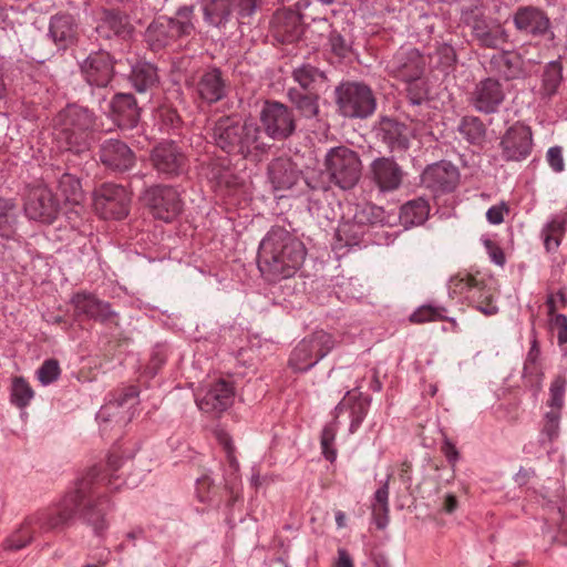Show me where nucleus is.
Returning a JSON list of instances; mask_svg holds the SVG:
<instances>
[{
    "mask_svg": "<svg viewBox=\"0 0 567 567\" xmlns=\"http://www.w3.org/2000/svg\"><path fill=\"white\" fill-rule=\"evenodd\" d=\"M566 216H555L544 226L542 237L547 251H554L559 247L566 230Z\"/></svg>",
    "mask_w": 567,
    "mask_h": 567,
    "instance_id": "obj_44",
    "label": "nucleus"
},
{
    "mask_svg": "<svg viewBox=\"0 0 567 567\" xmlns=\"http://www.w3.org/2000/svg\"><path fill=\"white\" fill-rule=\"evenodd\" d=\"M130 81L137 92H147L158 83L157 69L148 62H137L132 68Z\"/></svg>",
    "mask_w": 567,
    "mask_h": 567,
    "instance_id": "obj_38",
    "label": "nucleus"
},
{
    "mask_svg": "<svg viewBox=\"0 0 567 567\" xmlns=\"http://www.w3.org/2000/svg\"><path fill=\"white\" fill-rule=\"evenodd\" d=\"M100 159L106 167L116 172H126L135 164V154L120 140H107L101 144Z\"/></svg>",
    "mask_w": 567,
    "mask_h": 567,
    "instance_id": "obj_25",
    "label": "nucleus"
},
{
    "mask_svg": "<svg viewBox=\"0 0 567 567\" xmlns=\"http://www.w3.org/2000/svg\"><path fill=\"white\" fill-rule=\"evenodd\" d=\"M336 104L344 117L367 118L374 113L377 99L368 85L343 82L336 87Z\"/></svg>",
    "mask_w": 567,
    "mask_h": 567,
    "instance_id": "obj_6",
    "label": "nucleus"
},
{
    "mask_svg": "<svg viewBox=\"0 0 567 567\" xmlns=\"http://www.w3.org/2000/svg\"><path fill=\"white\" fill-rule=\"evenodd\" d=\"M458 132L471 144H482L485 140L486 127L476 116H464L458 125Z\"/></svg>",
    "mask_w": 567,
    "mask_h": 567,
    "instance_id": "obj_45",
    "label": "nucleus"
},
{
    "mask_svg": "<svg viewBox=\"0 0 567 567\" xmlns=\"http://www.w3.org/2000/svg\"><path fill=\"white\" fill-rule=\"evenodd\" d=\"M145 40L153 51L162 50L176 41L171 34L169 21L166 17L157 18L147 27Z\"/></svg>",
    "mask_w": 567,
    "mask_h": 567,
    "instance_id": "obj_36",
    "label": "nucleus"
},
{
    "mask_svg": "<svg viewBox=\"0 0 567 567\" xmlns=\"http://www.w3.org/2000/svg\"><path fill=\"white\" fill-rule=\"evenodd\" d=\"M95 116L86 107L68 105L53 118V137L62 150L82 153L90 147Z\"/></svg>",
    "mask_w": 567,
    "mask_h": 567,
    "instance_id": "obj_4",
    "label": "nucleus"
},
{
    "mask_svg": "<svg viewBox=\"0 0 567 567\" xmlns=\"http://www.w3.org/2000/svg\"><path fill=\"white\" fill-rule=\"evenodd\" d=\"M560 82H561L560 66L556 63L549 64L543 73V84H542L543 94L546 96L554 95L556 93Z\"/></svg>",
    "mask_w": 567,
    "mask_h": 567,
    "instance_id": "obj_50",
    "label": "nucleus"
},
{
    "mask_svg": "<svg viewBox=\"0 0 567 567\" xmlns=\"http://www.w3.org/2000/svg\"><path fill=\"white\" fill-rule=\"evenodd\" d=\"M504 212H507L505 204L492 206L486 213V218L491 224L498 225L504 220Z\"/></svg>",
    "mask_w": 567,
    "mask_h": 567,
    "instance_id": "obj_64",
    "label": "nucleus"
},
{
    "mask_svg": "<svg viewBox=\"0 0 567 567\" xmlns=\"http://www.w3.org/2000/svg\"><path fill=\"white\" fill-rule=\"evenodd\" d=\"M303 243L282 227L274 226L261 240L257 264L269 281L292 277L305 261Z\"/></svg>",
    "mask_w": 567,
    "mask_h": 567,
    "instance_id": "obj_2",
    "label": "nucleus"
},
{
    "mask_svg": "<svg viewBox=\"0 0 567 567\" xmlns=\"http://www.w3.org/2000/svg\"><path fill=\"white\" fill-rule=\"evenodd\" d=\"M60 375L59 362L54 359H49L38 370V378L44 385L52 383Z\"/></svg>",
    "mask_w": 567,
    "mask_h": 567,
    "instance_id": "obj_55",
    "label": "nucleus"
},
{
    "mask_svg": "<svg viewBox=\"0 0 567 567\" xmlns=\"http://www.w3.org/2000/svg\"><path fill=\"white\" fill-rule=\"evenodd\" d=\"M369 230L348 213L337 228V239L344 246H357Z\"/></svg>",
    "mask_w": 567,
    "mask_h": 567,
    "instance_id": "obj_39",
    "label": "nucleus"
},
{
    "mask_svg": "<svg viewBox=\"0 0 567 567\" xmlns=\"http://www.w3.org/2000/svg\"><path fill=\"white\" fill-rule=\"evenodd\" d=\"M430 206L423 198L408 202L401 207L400 219L405 227L423 224L429 216Z\"/></svg>",
    "mask_w": 567,
    "mask_h": 567,
    "instance_id": "obj_42",
    "label": "nucleus"
},
{
    "mask_svg": "<svg viewBox=\"0 0 567 567\" xmlns=\"http://www.w3.org/2000/svg\"><path fill=\"white\" fill-rule=\"evenodd\" d=\"M204 19L214 27L225 25L235 12L231 0H203Z\"/></svg>",
    "mask_w": 567,
    "mask_h": 567,
    "instance_id": "obj_37",
    "label": "nucleus"
},
{
    "mask_svg": "<svg viewBox=\"0 0 567 567\" xmlns=\"http://www.w3.org/2000/svg\"><path fill=\"white\" fill-rule=\"evenodd\" d=\"M421 181L433 193H450L456 188L460 173L450 162L441 161L427 166L422 173Z\"/></svg>",
    "mask_w": 567,
    "mask_h": 567,
    "instance_id": "obj_16",
    "label": "nucleus"
},
{
    "mask_svg": "<svg viewBox=\"0 0 567 567\" xmlns=\"http://www.w3.org/2000/svg\"><path fill=\"white\" fill-rule=\"evenodd\" d=\"M371 403V398L363 396L362 393L352 394L350 391L347 393V396L338 404L337 410L342 411L344 408L350 409V432H355L358 427L361 425L364 420L369 406Z\"/></svg>",
    "mask_w": 567,
    "mask_h": 567,
    "instance_id": "obj_34",
    "label": "nucleus"
},
{
    "mask_svg": "<svg viewBox=\"0 0 567 567\" xmlns=\"http://www.w3.org/2000/svg\"><path fill=\"white\" fill-rule=\"evenodd\" d=\"M331 51L339 58H346L351 52V43L337 30L329 33Z\"/></svg>",
    "mask_w": 567,
    "mask_h": 567,
    "instance_id": "obj_54",
    "label": "nucleus"
},
{
    "mask_svg": "<svg viewBox=\"0 0 567 567\" xmlns=\"http://www.w3.org/2000/svg\"><path fill=\"white\" fill-rule=\"evenodd\" d=\"M337 427L336 424L330 423L326 425L321 433V449L324 457L333 462L337 456V451L332 447L336 439Z\"/></svg>",
    "mask_w": 567,
    "mask_h": 567,
    "instance_id": "obj_53",
    "label": "nucleus"
},
{
    "mask_svg": "<svg viewBox=\"0 0 567 567\" xmlns=\"http://www.w3.org/2000/svg\"><path fill=\"white\" fill-rule=\"evenodd\" d=\"M377 130L378 136L391 151L401 152L409 148V132L403 123L390 117H382Z\"/></svg>",
    "mask_w": 567,
    "mask_h": 567,
    "instance_id": "obj_30",
    "label": "nucleus"
},
{
    "mask_svg": "<svg viewBox=\"0 0 567 567\" xmlns=\"http://www.w3.org/2000/svg\"><path fill=\"white\" fill-rule=\"evenodd\" d=\"M560 412L558 410L547 411L544 419L543 433L551 441L559 432Z\"/></svg>",
    "mask_w": 567,
    "mask_h": 567,
    "instance_id": "obj_58",
    "label": "nucleus"
},
{
    "mask_svg": "<svg viewBox=\"0 0 567 567\" xmlns=\"http://www.w3.org/2000/svg\"><path fill=\"white\" fill-rule=\"evenodd\" d=\"M239 23H250V19L261 4V0H231Z\"/></svg>",
    "mask_w": 567,
    "mask_h": 567,
    "instance_id": "obj_52",
    "label": "nucleus"
},
{
    "mask_svg": "<svg viewBox=\"0 0 567 567\" xmlns=\"http://www.w3.org/2000/svg\"><path fill=\"white\" fill-rule=\"evenodd\" d=\"M546 161L556 173H561L565 169L563 148L560 146L549 147L546 153Z\"/></svg>",
    "mask_w": 567,
    "mask_h": 567,
    "instance_id": "obj_60",
    "label": "nucleus"
},
{
    "mask_svg": "<svg viewBox=\"0 0 567 567\" xmlns=\"http://www.w3.org/2000/svg\"><path fill=\"white\" fill-rule=\"evenodd\" d=\"M268 178L275 190L293 188L302 178V172L289 156H279L268 164Z\"/></svg>",
    "mask_w": 567,
    "mask_h": 567,
    "instance_id": "obj_22",
    "label": "nucleus"
},
{
    "mask_svg": "<svg viewBox=\"0 0 567 567\" xmlns=\"http://www.w3.org/2000/svg\"><path fill=\"white\" fill-rule=\"evenodd\" d=\"M292 79L302 92H319L327 82L324 72L311 64H302L292 71Z\"/></svg>",
    "mask_w": 567,
    "mask_h": 567,
    "instance_id": "obj_35",
    "label": "nucleus"
},
{
    "mask_svg": "<svg viewBox=\"0 0 567 567\" xmlns=\"http://www.w3.org/2000/svg\"><path fill=\"white\" fill-rule=\"evenodd\" d=\"M334 346L333 336L317 330L298 342L290 353L288 364L296 372H306L330 353Z\"/></svg>",
    "mask_w": 567,
    "mask_h": 567,
    "instance_id": "obj_7",
    "label": "nucleus"
},
{
    "mask_svg": "<svg viewBox=\"0 0 567 567\" xmlns=\"http://www.w3.org/2000/svg\"><path fill=\"white\" fill-rule=\"evenodd\" d=\"M287 96L300 116L310 120L319 114V92H302L297 87H290Z\"/></svg>",
    "mask_w": 567,
    "mask_h": 567,
    "instance_id": "obj_33",
    "label": "nucleus"
},
{
    "mask_svg": "<svg viewBox=\"0 0 567 567\" xmlns=\"http://www.w3.org/2000/svg\"><path fill=\"white\" fill-rule=\"evenodd\" d=\"M524 64L520 54L513 51H502L494 54L489 61L492 71L506 81L524 78L526 74Z\"/></svg>",
    "mask_w": 567,
    "mask_h": 567,
    "instance_id": "obj_32",
    "label": "nucleus"
},
{
    "mask_svg": "<svg viewBox=\"0 0 567 567\" xmlns=\"http://www.w3.org/2000/svg\"><path fill=\"white\" fill-rule=\"evenodd\" d=\"M59 202L45 186L32 188L24 204V212L30 219L52 223L59 213Z\"/></svg>",
    "mask_w": 567,
    "mask_h": 567,
    "instance_id": "obj_14",
    "label": "nucleus"
},
{
    "mask_svg": "<svg viewBox=\"0 0 567 567\" xmlns=\"http://www.w3.org/2000/svg\"><path fill=\"white\" fill-rule=\"evenodd\" d=\"M444 311L445 308L443 307L421 306L411 315L410 321L413 323H425L445 320L446 318L443 316Z\"/></svg>",
    "mask_w": 567,
    "mask_h": 567,
    "instance_id": "obj_51",
    "label": "nucleus"
},
{
    "mask_svg": "<svg viewBox=\"0 0 567 567\" xmlns=\"http://www.w3.org/2000/svg\"><path fill=\"white\" fill-rule=\"evenodd\" d=\"M114 121L121 128H133L140 121V109L131 93H118L111 102Z\"/></svg>",
    "mask_w": 567,
    "mask_h": 567,
    "instance_id": "obj_31",
    "label": "nucleus"
},
{
    "mask_svg": "<svg viewBox=\"0 0 567 567\" xmlns=\"http://www.w3.org/2000/svg\"><path fill=\"white\" fill-rule=\"evenodd\" d=\"M472 22L473 40L481 48L497 50L508 42V33L497 19L484 17L482 20H474Z\"/></svg>",
    "mask_w": 567,
    "mask_h": 567,
    "instance_id": "obj_19",
    "label": "nucleus"
},
{
    "mask_svg": "<svg viewBox=\"0 0 567 567\" xmlns=\"http://www.w3.org/2000/svg\"><path fill=\"white\" fill-rule=\"evenodd\" d=\"M484 17L481 6L475 2L464 6L461 10V20L470 28L473 25L472 21L482 20Z\"/></svg>",
    "mask_w": 567,
    "mask_h": 567,
    "instance_id": "obj_59",
    "label": "nucleus"
},
{
    "mask_svg": "<svg viewBox=\"0 0 567 567\" xmlns=\"http://www.w3.org/2000/svg\"><path fill=\"white\" fill-rule=\"evenodd\" d=\"M301 20L300 12L293 9L281 8L276 10L270 21L272 35L282 43L297 41L303 32Z\"/></svg>",
    "mask_w": 567,
    "mask_h": 567,
    "instance_id": "obj_18",
    "label": "nucleus"
},
{
    "mask_svg": "<svg viewBox=\"0 0 567 567\" xmlns=\"http://www.w3.org/2000/svg\"><path fill=\"white\" fill-rule=\"evenodd\" d=\"M386 69L391 75L411 83L421 79L425 69V59L417 49L401 48L391 60Z\"/></svg>",
    "mask_w": 567,
    "mask_h": 567,
    "instance_id": "obj_12",
    "label": "nucleus"
},
{
    "mask_svg": "<svg viewBox=\"0 0 567 567\" xmlns=\"http://www.w3.org/2000/svg\"><path fill=\"white\" fill-rule=\"evenodd\" d=\"M194 87L198 99L212 105L228 95L229 82L220 69L210 66L198 73Z\"/></svg>",
    "mask_w": 567,
    "mask_h": 567,
    "instance_id": "obj_13",
    "label": "nucleus"
},
{
    "mask_svg": "<svg viewBox=\"0 0 567 567\" xmlns=\"http://www.w3.org/2000/svg\"><path fill=\"white\" fill-rule=\"evenodd\" d=\"M524 377L535 388L536 393H538L542 390L544 372H543V369H542L539 362H536V363L525 362Z\"/></svg>",
    "mask_w": 567,
    "mask_h": 567,
    "instance_id": "obj_57",
    "label": "nucleus"
},
{
    "mask_svg": "<svg viewBox=\"0 0 567 567\" xmlns=\"http://www.w3.org/2000/svg\"><path fill=\"white\" fill-rule=\"evenodd\" d=\"M567 380L564 375H556L551 381L549 386V399L547 401V406L550 411L558 410L561 411L564 406V395L566 392Z\"/></svg>",
    "mask_w": 567,
    "mask_h": 567,
    "instance_id": "obj_49",
    "label": "nucleus"
},
{
    "mask_svg": "<svg viewBox=\"0 0 567 567\" xmlns=\"http://www.w3.org/2000/svg\"><path fill=\"white\" fill-rule=\"evenodd\" d=\"M388 476L384 484L374 493L373 502L371 504L372 517L379 529L386 527L389 523V480Z\"/></svg>",
    "mask_w": 567,
    "mask_h": 567,
    "instance_id": "obj_43",
    "label": "nucleus"
},
{
    "mask_svg": "<svg viewBox=\"0 0 567 567\" xmlns=\"http://www.w3.org/2000/svg\"><path fill=\"white\" fill-rule=\"evenodd\" d=\"M437 63L443 71H449L456 63V53L452 45L443 43L435 51Z\"/></svg>",
    "mask_w": 567,
    "mask_h": 567,
    "instance_id": "obj_56",
    "label": "nucleus"
},
{
    "mask_svg": "<svg viewBox=\"0 0 567 567\" xmlns=\"http://www.w3.org/2000/svg\"><path fill=\"white\" fill-rule=\"evenodd\" d=\"M137 396V390L134 386L125 389L118 398L104 404L96 414V420L103 432L114 426L122 427L132 419L130 412Z\"/></svg>",
    "mask_w": 567,
    "mask_h": 567,
    "instance_id": "obj_11",
    "label": "nucleus"
},
{
    "mask_svg": "<svg viewBox=\"0 0 567 567\" xmlns=\"http://www.w3.org/2000/svg\"><path fill=\"white\" fill-rule=\"evenodd\" d=\"M265 133L272 140L282 141L296 131L292 111L280 102H266L260 112Z\"/></svg>",
    "mask_w": 567,
    "mask_h": 567,
    "instance_id": "obj_10",
    "label": "nucleus"
},
{
    "mask_svg": "<svg viewBox=\"0 0 567 567\" xmlns=\"http://www.w3.org/2000/svg\"><path fill=\"white\" fill-rule=\"evenodd\" d=\"M234 396L233 384L219 380L213 383L200 399H197V405L205 413H221L233 404Z\"/></svg>",
    "mask_w": 567,
    "mask_h": 567,
    "instance_id": "obj_26",
    "label": "nucleus"
},
{
    "mask_svg": "<svg viewBox=\"0 0 567 567\" xmlns=\"http://www.w3.org/2000/svg\"><path fill=\"white\" fill-rule=\"evenodd\" d=\"M450 282L454 291H458L461 293L478 286L476 278L471 275H456L451 278Z\"/></svg>",
    "mask_w": 567,
    "mask_h": 567,
    "instance_id": "obj_61",
    "label": "nucleus"
},
{
    "mask_svg": "<svg viewBox=\"0 0 567 567\" xmlns=\"http://www.w3.org/2000/svg\"><path fill=\"white\" fill-rule=\"evenodd\" d=\"M118 456L110 455L105 472L97 467L91 468L78 487L68 493L56 507L38 511L27 516L20 527L6 540V548L19 550L33 542L38 536L51 532H60L71 524L76 514L93 527L97 535L107 528L105 518L110 507L102 487H111L112 474L120 467Z\"/></svg>",
    "mask_w": 567,
    "mask_h": 567,
    "instance_id": "obj_1",
    "label": "nucleus"
},
{
    "mask_svg": "<svg viewBox=\"0 0 567 567\" xmlns=\"http://www.w3.org/2000/svg\"><path fill=\"white\" fill-rule=\"evenodd\" d=\"M96 32L105 39H111L112 37L127 39L133 34L134 27L126 13L109 9L103 11L96 25Z\"/></svg>",
    "mask_w": 567,
    "mask_h": 567,
    "instance_id": "obj_27",
    "label": "nucleus"
},
{
    "mask_svg": "<svg viewBox=\"0 0 567 567\" xmlns=\"http://www.w3.org/2000/svg\"><path fill=\"white\" fill-rule=\"evenodd\" d=\"M81 70L90 85L105 87L113 78L114 63L109 52L97 51L83 61Z\"/></svg>",
    "mask_w": 567,
    "mask_h": 567,
    "instance_id": "obj_23",
    "label": "nucleus"
},
{
    "mask_svg": "<svg viewBox=\"0 0 567 567\" xmlns=\"http://www.w3.org/2000/svg\"><path fill=\"white\" fill-rule=\"evenodd\" d=\"M217 440L219 444L224 447L230 465L237 467V460L234 455L235 447L233 445L231 437L229 436V434L224 431H219L217 432Z\"/></svg>",
    "mask_w": 567,
    "mask_h": 567,
    "instance_id": "obj_62",
    "label": "nucleus"
},
{
    "mask_svg": "<svg viewBox=\"0 0 567 567\" xmlns=\"http://www.w3.org/2000/svg\"><path fill=\"white\" fill-rule=\"evenodd\" d=\"M551 327L557 330L558 343H567V317L565 315H555L550 321Z\"/></svg>",
    "mask_w": 567,
    "mask_h": 567,
    "instance_id": "obj_63",
    "label": "nucleus"
},
{
    "mask_svg": "<svg viewBox=\"0 0 567 567\" xmlns=\"http://www.w3.org/2000/svg\"><path fill=\"white\" fill-rule=\"evenodd\" d=\"M504 99L505 93L499 81L486 78L475 85L470 101L477 112L493 114L497 112Z\"/></svg>",
    "mask_w": 567,
    "mask_h": 567,
    "instance_id": "obj_17",
    "label": "nucleus"
},
{
    "mask_svg": "<svg viewBox=\"0 0 567 567\" xmlns=\"http://www.w3.org/2000/svg\"><path fill=\"white\" fill-rule=\"evenodd\" d=\"M49 34L59 49L73 45L79 35L78 23L71 14H55L50 20Z\"/></svg>",
    "mask_w": 567,
    "mask_h": 567,
    "instance_id": "obj_29",
    "label": "nucleus"
},
{
    "mask_svg": "<svg viewBox=\"0 0 567 567\" xmlns=\"http://www.w3.org/2000/svg\"><path fill=\"white\" fill-rule=\"evenodd\" d=\"M193 18L194 6H183L177 9L174 18H167L171 34H173L175 40L182 37H188L194 32L195 25Z\"/></svg>",
    "mask_w": 567,
    "mask_h": 567,
    "instance_id": "obj_41",
    "label": "nucleus"
},
{
    "mask_svg": "<svg viewBox=\"0 0 567 567\" xmlns=\"http://www.w3.org/2000/svg\"><path fill=\"white\" fill-rule=\"evenodd\" d=\"M349 214L358 219L359 224L368 230L370 227L381 225L385 220L384 209L371 203L351 205L349 206Z\"/></svg>",
    "mask_w": 567,
    "mask_h": 567,
    "instance_id": "obj_40",
    "label": "nucleus"
},
{
    "mask_svg": "<svg viewBox=\"0 0 567 567\" xmlns=\"http://www.w3.org/2000/svg\"><path fill=\"white\" fill-rule=\"evenodd\" d=\"M17 219V206L10 199L0 197V236L9 238L13 235Z\"/></svg>",
    "mask_w": 567,
    "mask_h": 567,
    "instance_id": "obj_47",
    "label": "nucleus"
},
{
    "mask_svg": "<svg viewBox=\"0 0 567 567\" xmlns=\"http://www.w3.org/2000/svg\"><path fill=\"white\" fill-rule=\"evenodd\" d=\"M503 157L506 161H522L532 150V132L524 124H515L505 133L502 142Z\"/></svg>",
    "mask_w": 567,
    "mask_h": 567,
    "instance_id": "obj_21",
    "label": "nucleus"
},
{
    "mask_svg": "<svg viewBox=\"0 0 567 567\" xmlns=\"http://www.w3.org/2000/svg\"><path fill=\"white\" fill-rule=\"evenodd\" d=\"M373 182L382 192H391L402 183L403 173L401 167L388 157L374 159L370 165Z\"/></svg>",
    "mask_w": 567,
    "mask_h": 567,
    "instance_id": "obj_28",
    "label": "nucleus"
},
{
    "mask_svg": "<svg viewBox=\"0 0 567 567\" xmlns=\"http://www.w3.org/2000/svg\"><path fill=\"white\" fill-rule=\"evenodd\" d=\"M513 23L517 31L539 37L544 35L550 27L547 13L535 6H522L513 14Z\"/></svg>",
    "mask_w": 567,
    "mask_h": 567,
    "instance_id": "obj_24",
    "label": "nucleus"
},
{
    "mask_svg": "<svg viewBox=\"0 0 567 567\" xmlns=\"http://www.w3.org/2000/svg\"><path fill=\"white\" fill-rule=\"evenodd\" d=\"M78 316H85L102 323H115L116 313L111 309L109 302L96 298L93 293L81 291L75 293L71 300Z\"/></svg>",
    "mask_w": 567,
    "mask_h": 567,
    "instance_id": "obj_20",
    "label": "nucleus"
},
{
    "mask_svg": "<svg viewBox=\"0 0 567 567\" xmlns=\"http://www.w3.org/2000/svg\"><path fill=\"white\" fill-rule=\"evenodd\" d=\"M154 168L168 177L178 176L186 169V156L174 142H164L151 153Z\"/></svg>",
    "mask_w": 567,
    "mask_h": 567,
    "instance_id": "obj_15",
    "label": "nucleus"
},
{
    "mask_svg": "<svg viewBox=\"0 0 567 567\" xmlns=\"http://www.w3.org/2000/svg\"><path fill=\"white\" fill-rule=\"evenodd\" d=\"M59 190L65 202L79 204L83 198L80 179L74 175L64 173L59 179Z\"/></svg>",
    "mask_w": 567,
    "mask_h": 567,
    "instance_id": "obj_46",
    "label": "nucleus"
},
{
    "mask_svg": "<svg viewBox=\"0 0 567 567\" xmlns=\"http://www.w3.org/2000/svg\"><path fill=\"white\" fill-rule=\"evenodd\" d=\"M143 200L155 218L166 223L172 221L183 209L179 193L172 186H152L145 190Z\"/></svg>",
    "mask_w": 567,
    "mask_h": 567,
    "instance_id": "obj_9",
    "label": "nucleus"
},
{
    "mask_svg": "<svg viewBox=\"0 0 567 567\" xmlns=\"http://www.w3.org/2000/svg\"><path fill=\"white\" fill-rule=\"evenodd\" d=\"M214 144L229 155L257 158L269 145L265 142L261 127L252 120L239 115H223L212 127Z\"/></svg>",
    "mask_w": 567,
    "mask_h": 567,
    "instance_id": "obj_3",
    "label": "nucleus"
},
{
    "mask_svg": "<svg viewBox=\"0 0 567 567\" xmlns=\"http://www.w3.org/2000/svg\"><path fill=\"white\" fill-rule=\"evenodd\" d=\"M330 181L343 190L352 189L360 181L362 164L358 153L347 146H337L324 156Z\"/></svg>",
    "mask_w": 567,
    "mask_h": 567,
    "instance_id": "obj_5",
    "label": "nucleus"
},
{
    "mask_svg": "<svg viewBox=\"0 0 567 567\" xmlns=\"http://www.w3.org/2000/svg\"><path fill=\"white\" fill-rule=\"evenodd\" d=\"M94 209L104 219H122L127 216L131 203L125 187L104 183L94 190Z\"/></svg>",
    "mask_w": 567,
    "mask_h": 567,
    "instance_id": "obj_8",
    "label": "nucleus"
},
{
    "mask_svg": "<svg viewBox=\"0 0 567 567\" xmlns=\"http://www.w3.org/2000/svg\"><path fill=\"white\" fill-rule=\"evenodd\" d=\"M33 390L29 383L22 378L13 379L11 388V402L18 408H25L33 398Z\"/></svg>",
    "mask_w": 567,
    "mask_h": 567,
    "instance_id": "obj_48",
    "label": "nucleus"
}]
</instances>
